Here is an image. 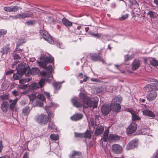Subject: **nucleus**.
<instances>
[{
	"instance_id": "obj_1",
	"label": "nucleus",
	"mask_w": 158,
	"mask_h": 158,
	"mask_svg": "<svg viewBox=\"0 0 158 158\" xmlns=\"http://www.w3.org/2000/svg\"><path fill=\"white\" fill-rule=\"evenodd\" d=\"M80 98L83 101V105L80 102L79 100L77 98H74L71 100V102L75 106L78 107L83 106L84 108H87L88 107H93L95 108L97 107L98 101L93 98L90 99L85 94L82 93H80L79 95Z\"/></svg>"
},
{
	"instance_id": "obj_2",
	"label": "nucleus",
	"mask_w": 158,
	"mask_h": 158,
	"mask_svg": "<svg viewBox=\"0 0 158 158\" xmlns=\"http://www.w3.org/2000/svg\"><path fill=\"white\" fill-rule=\"evenodd\" d=\"M54 59L52 57H44L41 59V61L38 62L39 65L44 69H45L50 73L52 72L53 70L52 67V65L47 66L48 63H53L54 64Z\"/></svg>"
},
{
	"instance_id": "obj_3",
	"label": "nucleus",
	"mask_w": 158,
	"mask_h": 158,
	"mask_svg": "<svg viewBox=\"0 0 158 158\" xmlns=\"http://www.w3.org/2000/svg\"><path fill=\"white\" fill-rule=\"evenodd\" d=\"M42 74L44 78L41 79L39 82V84L37 83L31 84L30 86L31 89H35L38 88L42 87L44 85L45 80H47L48 78L50 77V73L43 72L42 73Z\"/></svg>"
},
{
	"instance_id": "obj_4",
	"label": "nucleus",
	"mask_w": 158,
	"mask_h": 158,
	"mask_svg": "<svg viewBox=\"0 0 158 158\" xmlns=\"http://www.w3.org/2000/svg\"><path fill=\"white\" fill-rule=\"evenodd\" d=\"M151 81L155 82L156 83H152L146 85L144 88V89L147 92L158 90V80L156 79H152Z\"/></svg>"
},
{
	"instance_id": "obj_5",
	"label": "nucleus",
	"mask_w": 158,
	"mask_h": 158,
	"mask_svg": "<svg viewBox=\"0 0 158 158\" xmlns=\"http://www.w3.org/2000/svg\"><path fill=\"white\" fill-rule=\"evenodd\" d=\"M22 64H19L16 67L17 70L16 73H15L13 75V77L15 80H19L21 78L23 75L24 74L26 69L22 70Z\"/></svg>"
},
{
	"instance_id": "obj_6",
	"label": "nucleus",
	"mask_w": 158,
	"mask_h": 158,
	"mask_svg": "<svg viewBox=\"0 0 158 158\" xmlns=\"http://www.w3.org/2000/svg\"><path fill=\"white\" fill-rule=\"evenodd\" d=\"M40 35L44 39L49 43L53 44L54 42L48 32L44 30H40Z\"/></svg>"
},
{
	"instance_id": "obj_7",
	"label": "nucleus",
	"mask_w": 158,
	"mask_h": 158,
	"mask_svg": "<svg viewBox=\"0 0 158 158\" xmlns=\"http://www.w3.org/2000/svg\"><path fill=\"white\" fill-rule=\"evenodd\" d=\"M37 120L41 124H46L48 123L49 118L47 115L44 114H42L38 116L37 118Z\"/></svg>"
},
{
	"instance_id": "obj_8",
	"label": "nucleus",
	"mask_w": 158,
	"mask_h": 158,
	"mask_svg": "<svg viewBox=\"0 0 158 158\" xmlns=\"http://www.w3.org/2000/svg\"><path fill=\"white\" fill-rule=\"evenodd\" d=\"M89 56L93 61H99L103 63H104L105 62L103 58L97 53H91L89 54Z\"/></svg>"
},
{
	"instance_id": "obj_9",
	"label": "nucleus",
	"mask_w": 158,
	"mask_h": 158,
	"mask_svg": "<svg viewBox=\"0 0 158 158\" xmlns=\"http://www.w3.org/2000/svg\"><path fill=\"white\" fill-rule=\"evenodd\" d=\"M137 124L134 122L132 123L127 128L126 132L127 134H131L135 131L137 128Z\"/></svg>"
},
{
	"instance_id": "obj_10",
	"label": "nucleus",
	"mask_w": 158,
	"mask_h": 158,
	"mask_svg": "<svg viewBox=\"0 0 158 158\" xmlns=\"http://www.w3.org/2000/svg\"><path fill=\"white\" fill-rule=\"evenodd\" d=\"M138 144V140L134 139L130 141L127 146V149L129 150L137 147Z\"/></svg>"
},
{
	"instance_id": "obj_11",
	"label": "nucleus",
	"mask_w": 158,
	"mask_h": 158,
	"mask_svg": "<svg viewBox=\"0 0 158 158\" xmlns=\"http://www.w3.org/2000/svg\"><path fill=\"white\" fill-rule=\"evenodd\" d=\"M112 152L116 154H120L122 152V147L119 145L115 144L112 147Z\"/></svg>"
},
{
	"instance_id": "obj_12",
	"label": "nucleus",
	"mask_w": 158,
	"mask_h": 158,
	"mask_svg": "<svg viewBox=\"0 0 158 158\" xmlns=\"http://www.w3.org/2000/svg\"><path fill=\"white\" fill-rule=\"evenodd\" d=\"M70 158H82V154L81 152L79 151H76L73 150L70 154Z\"/></svg>"
},
{
	"instance_id": "obj_13",
	"label": "nucleus",
	"mask_w": 158,
	"mask_h": 158,
	"mask_svg": "<svg viewBox=\"0 0 158 158\" xmlns=\"http://www.w3.org/2000/svg\"><path fill=\"white\" fill-rule=\"evenodd\" d=\"M111 109L109 105H103L102 107L101 111L104 115H107L110 112Z\"/></svg>"
},
{
	"instance_id": "obj_14",
	"label": "nucleus",
	"mask_w": 158,
	"mask_h": 158,
	"mask_svg": "<svg viewBox=\"0 0 158 158\" xmlns=\"http://www.w3.org/2000/svg\"><path fill=\"white\" fill-rule=\"evenodd\" d=\"M120 139V137L118 135L115 134H110L108 137V140L109 142L118 141Z\"/></svg>"
},
{
	"instance_id": "obj_15",
	"label": "nucleus",
	"mask_w": 158,
	"mask_h": 158,
	"mask_svg": "<svg viewBox=\"0 0 158 158\" xmlns=\"http://www.w3.org/2000/svg\"><path fill=\"white\" fill-rule=\"evenodd\" d=\"M142 112L143 115L146 116H149L152 118L155 117V114L152 111L148 109L143 110Z\"/></svg>"
},
{
	"instance_id": "obj_16",
	"label": "nucleus",
	"mask_w": 158,
	"mask_h": 158,
	"mask_svg": "<svg viewBox=\"0 0 158 158\" xmlns=\"http://www.w3.org/2000/svg\"><path fill=\"white\" fill-rule=\"evenodd\" d=\"M104 127L102 126H99L96 128L95 131V134L96 135H98L101 134L103 132Z\"/></svg>"
},
{
	"instance_id": "obj_17",
	"label": "nucleus",
	"mask_w": 158,
	"mask_h": 158,
	"mask_svg": "<svg viewBox=\"0 0 158 158\" xmlns=\"http://www.w3.org/2000/svg\"><path fill=\"white\" fill-rule=\"evenodd\" d=\"M110 107L113 111L116 112H118L121 109V106L120 104L117 103H111Z\"/></svg>"
},
{
	"instance_id": "obj_18",
	"label": "nucleus",
	"mask_w": 158,
	"mask_h": 158,
	"mask_svg": "<svg viewBox=\"0 0 158 158\" xmlns=\"http://www.w3.org/2000/svg\"><path fill=\"white\" fill-rule=\"evenodd\" d=\"M157 94L155 91H152L147 96V99L149 101H152L156 98Z\"/></svg>"
},
{
	"instance_id": "obj_19",
	"label": "nucleus",
	"mask_w": 158,
	"mask_h": 158,
	"mask_svg": "<svg viewBox=\"0 0 158 158\" xmlns=\"http://www.w3.org/2000/svg\"><path fill=\"white\" fill-rule=\"evenodd\" d=\"M83 117V115L81 114H74L71 117L73 121H76L81 119Z\"/></svg>"
},
{
	"instance_id": "obj_20",
	"label": "nucleus",
	"mask_w": 158,
	"mask_h": 158,
	"mask_svg": "<svg viewBox=\"0 0 158 158\" xmlns=\"http://www.w3.org/2000/svg\"><path fill=\"white\" fill-rule=\"evenodd\" d=\"M8 106V103L7 102L4 101L2 102L1 108L3 112L6 113L7 112Z\"/></svg>"
},
{
	"instance_id": "obj_21",
	"label": "nucleus",
	"mask_w": 158,
	"mask_h": 158,
	"mask_svg": "<svg viewBox=\"0 0 158 158\" xmlns=\"http://www.w3.org/2000/svg\"><path fill=\"white\" fill-rule=\"evenodd\" d=\"M62 22L63 24L66 27H70L72 25V23L65 18L62 19Z\"/></svg>"
},
{
	"instance_id": "obj_22",
	"label": "nucleus",
	"mask_w": 158,
	"mask_h": 158,
	"mask_svg": "<svg viewBox=\"0 0 158 158\" xmlns=\"http://www.w3.org/2000/svg\"><path fill=\"white\" fill-rule=\"evenodd\" d=\"M140 66L139 61L138 60H135L133 63L132 68L133 69L135 70L137 69Z\"/></svg>"
},
{
	"instance_id": "obj_23",
	"label": "nucleus",
	"mask_w": 158,
	"mask_h": 158,
	"mask_svg": "<svg viewBox=\"0 0 158 158\" xmlns=\"http://www.w3.org/2000/svg\"><path fill=\"white\" fill-rule=\"evenodd\" d=\"M17 100L18 98H17L16 99L13 100H10L9 101V102L10 103V108L12 111L14 110L15 106L17 103Z\"/></svg>"
},
{
	"instance_id": "obj_24",
	"label": "nucleus",
	"mask_w": 158,
	"mask_h": 158,
	"mask_svg": "<svg viewBox=\"0 0 158 158\" xmlns=\"http://www.w3.org/2000/svg\"><path fill=\"white\" fill-rule=\"evenodd\" d=\"M31 110V109L29 106L24 108L22 110V113L24 115H28Z\"/></svg>"
},
{
	"instance_id": "obj_25",
	"label": "nucleus",
	"mask_w": 158,
	"mask_h": 158,
	"mask_svg": "<svg viewBox=\"0 0 158 158\" xmlns=\"http://www.w3.org/2000/svg\"><path fill=\"white\" fill-rule=\"evenodd\" d=\"M20 14L21 19H24L27 18H31L33 17V15L32 14H30L29 13H27L26 12H24L21 13Z\"/></svg>"
},
{
	"instance_id": "obj_26",
	"label": "nucleus",
	"mask_w": 158,
	"mask_h": 158,
	"mask_svg": "<svg viewBox=\"0 0 158 158\" xmlns=\"http://www.w3.org/2000/svg\"><path fill=\"white\" fill-rule=\"evenodd\" d=\"M122 98H121L118 96V97H115L113 98L112 100L111 103H118L119 104L121 102Z\"/></svg>"
},
{
	"instance_id": "obj_27",
	"label": "nucleus",
	"mask_w": 158,
	"mask_h": 158,
	"mask_svg": "<svg viewBox=\"0 0 158 158\" xmlns=\"http://www.w3.org/2000/svg\"><path fill=\"white\" fill-rule=\"evenodd\" d=\"M147 14L149 16L150 18L152 19H156V15H157L154 12L151 10H149Z\"/></svg>"
},
{
	"instance_id": "obj_28",
	"label": "nucleus",
	"mask_w": 158,
	"mask_h": 158,
	"mask_svg": "<svg viewBox=\"0 0 158 158\" xmlns=\"http://www.w3.org/2000/svg\"><path fill=\"white\" fill-rule=\"evenodd\" d=\"M22 70L23 69H26V70L25 71L24 74H25L26 77H29L31 75V69L27 68V67H24L23 65H22Z\"/></svg>"
},
{
	"instance_id": "obj_29",
	"label": "nucleus",
	"mask_w": 158,
	"mask_h": 158,
	"mask_svg": "<svg viewBox=\"0 0 158 158\" xmlns=\"http://www.w3.org/2000/svg\"><path fill=\"white\" fill-rule=\"evenodd\" d=\"M56 129V127L54 122L50 120L48 126V129L50 130H54Z\"/></svg>"
},
{
	"instance_id": "obj_30",
	"label": "nucleus",
	"mask_w": 158,
	"mask_h": 158,
	"mask_svg": "<svg viewBox=\"0 0 158 158\" xmlns=\"http://www.w3.org/2000/svg\"><path fill=\"white\" fill-rule=\"evenodd\" d=\"M109 133V130L108 129L106 130L103 134V141L105 142H106L107 141L108 137V134Z\"/></svg>"
},
{
	"instance_id": "obj_31",
	"label": "nucleus",
	"mask_w": 158,
	"mask_h": 158,
	"mask_svg": "<svg viewBox=\"0 0 158 158\" xmlns=\"http://www.w3.org/2000/svg\"><path fill=\"white\" fill-rule=\"evenodd\" d=\"M83 138L85 137L90 139L91 136V134L90 131L87 130L85 132L83 133Z\"/></svg>"
},
{
	"instance_id": "obj_32",
	"label": "nucleus",
	"mask_w": 158,
	"mask_h": 158,
	"mask_svg": "<svg viewBox=\"0 0 158 158\" xmlns=\"http://www.w3.org/2000/svg\"><path fill=\"white\" fill-rule=\"evenodd\" d=\"M131 111V114L132 116V119L133 121L139 120L140 119V118L136 114L132 112L131 110H130Z\"/></svg>"
},
{
	"instance_id": "obj_33",
	"label": "nucleus",
	"mask_w": 158,
	"mask_h": 158,
	"mask_svg": "<svg viewBox=\"0 0 158 158\" xmlns=\"http://www.w3.org/2000/svg\"><path fill=\"white\" fill-rule=\"evenodd\" d=\"M31 70V75H36L38 74L39 72V70L38 68H32Z\"/></svg>"
},
{
	"instance_id": "obj_34",
	"label": "nucleus",
	"mask_w": 158,
	"mask_h": 158,
	"mask_svg": "<svg viewBox=\"0 0 158 158\" xmlns=\"http://www.w3.org/2000/svg\"><path fill=\"white\" fill-rule=\"evenodd\" d=\"M37 23V21L35 20H30L26 22V24L27 26H32L35 25Z\"/></svg>"
},
{
	"instance_id": "obj_35",
	"label": "nucleus",
	"mask_w": 158,
	"mask_h": 158,
	"mask_svg": "<svg viewBox=\"0 0 158 158\" xmlns=\"http://www.w3.org/2000/svg\"><path fill=\"white\" fill-rule=\"evenodd\" d=\"M150 62L151 65L154 66L156 67L158 66V61L154 59H150Z\"/></svg>"
},
{
	"instance_id": "obj_36",
	"label": "nucleus",
	"mask_w": 158,
	"mask_h": 158,
	"mask_svg": "<svg viewBox=\"0 0 158 158\" xmlns=\"http://www.w3.org/2000/svg\"><path fill=\"white\" fill-rule=\"evenodd\" d=\"M3 55L4 54H7L8 52L10 51V49L9 47L6 45L2 49Z\"/></svg>"
},
{
	"instance_id": "obj_37",
	"label": "nucleus",
	"mask_w": 158,
	"mask_h": 158,
	"mask_svg": "<svg viewBox=\"0 0 158 158\" xmlns=\"http://www.w3.org/2000/svg\"><path fill=\"white\" fill-rule=\"evenodd\" d=\"M134 55L132 54L131 56H129L128 55H126L125 56V61H129V60H131L132 58L134 57Z\"/></svg>"
},
{
	"instance_id": "obj_38",
	"label": "nucleus",
	"mask_w": 158,
	"mask_h": 158,
	"mask_svg": "<svg viewBox=\"0 0 158 158\" xmlns=\"http://www.w3.org/2000/svg\"><path fill=\"white\" fill-rule=\"evenodd\" d=\"M64 82L63 81L61 83L59 82H55L53 84L54 87L56 89H59L61 87V84Z\"/></svg>"
},
{
	"instance_id": "obj_39",
	"label": "nucleus",
	"mask_w": 158,
	"mask_h": 158,
	"mask_svg": "<svg viewBox=\"0 0 158 158\" xmlns=\"http://www.w3.org/2000/svg\"><path fill=\"white\" fill-rule=\"evenodd\" d=\"M150 130L148 128L143 129L142 131V132L143 135H148L149 134Z\"/></svg>"
},
{
	"instance_id": "obj_40",
	"label": "nucleus",
	"mask_w": 158,
	"mask_h": 158,
	"mask_svg": "<svg viewBox=\"0 0 158 158\" xmlns=\"http://www.w3.org/2000/svg\"><path fill=\"white\" fill-rule=\"evenodd\" d=\"M51 139L52 140H56L59 139V136L58 135L55 134H52L50 136Z\"/></svg>"
},
{
	"instance_id": "obj_41",
	"label": "nucleus",
	"mask_w": 158,
	"mask_h": 158,
	"mask_svg": "<svg viewBox=\"0 0 158 158\" xmlns=\"http://www.w3.org/2000/svg\"><path fill=\"white\" fill-rule=\"evenodd\" d=\"M10 7L11 12H15L19 10V7L16 6H11Z\"/></svg>"
},
{
	"instance_id": "obj_42",
	"label": "nucleus",
	"mask_w": 158,
	"mask_h": 158,
	"mask_svg": "<svg viewBox=\"0 0 158 158\" xmlns=\"http://www.w3.org/2000/svg\"><path fill=\"white\" fill-rule=\"evenodd\" d=\"M74 135L76 137L83 138L84 135L83 133H78L75 132Z\"/></svg>"
},
{
	"instance_id": "obj_43",
	"label": "nucleus",
	"mask_w": 158,
	"mask_h": 158,
	"mask_svg": "<svg viewBox=\"0 0 158 158\" xmlns=\"http://www.w3.org/2000/svg\"><path fill=\"white\" fill-rule=\"evenodd\" d=\"M37 97L39 99L43 101H45V98L44 96L41 94H39L37 96Z\"/></svg>"
},
{
	"instance_id": "obj_44",
	"label": "nucleus",
	"mask_w": 158,
	"mask_h": 158,
	"mask_svg": "<svg viewBox=\"0 0 158 158\" xmlns=\"http://www.w3.org/2000/svg\"><path fill=\"white\" fill-rule=\"evenodd\" d=\"M30 100H33L36 98V96L34 94H31L28 95Z\"/></svg>"
},
{
	"instance_id": "obj_45",
	"label": "nucleus",
	"mask_w": 158,
	"mask_h": 158,
	"mask_svg": "<svg viewBox=\"0 0 158 158\" xmlns=\"http://www.w3.org/2000/svg\"><path fill=\"white\" fill-rule=\"evenodd\" d=\"M7 32V31L5 29H0V38L2 35H5Z\"/></svg>"
},
{
	"instance_id": "obj_46",
	"label": "nucleus",
	"mask_w": 158,
	"mask_h": 158,
	"mask_svg": "<svg viewBox=\"0 0 158 158\" xmlns=\"http://www.w3.org/2000/svg\"><path fill=\"white\" fill-rule=\"evenodd\" d=\"M128 17V15L127 14H125L123 15L121 18H119V19L121 21L124 20Z\"/></svg>"
},
{
	"instance_id": "obj_47",
	"label": "nucleus",
	"mask_w": 158,
	"mask_h": 158,
	"mask_svg": "<svg viewBox=\"0 0 158 158\" xmlns=\"http://www.w3.org/2000/svg\"><path fill=\"white\" fill-rule=\"evenodd\" d=\"M3 9L4 10L7 12H11L10 6L4 7Z\"/></svg>"
},
{
	"instance_id": "obj_48",
	"label": "nucleus",
	"mask_w": 158,
	"mask_h": 158,
	"mask_svg": "<svg viewBox=\"0 0 158 158\" xmlns=\"http://www.w3.org/2000/svg\"><path fill=\"white\" fill-rule=\"evenodd\" d=\"M84 77L83 78V80H81L80 81V82L81 83H82L83 82H86L87 81V79L89 78L88 77L85 75H84Z\"/></svg>"
},
{
	"instance_id": "obj_49",
	"label": "nucleus",
	"mask_w": 158,
	"mask_h": 158,
	"mask_svg": "<svg viewBox=\"0 0 158 158\" xmlns=\"http://www.w3.org/2000/svg\"><path fill=\"white\" fill-rule=\"evenodd\" d=\"M12 18L15 19H21L20 14H18L17 15H13L12 16Z\"/></svg>"
},
{
	"instance_id": "obj_50",
	"label": "nucleus",
	"mask_w": 158,
	"mask_h": 158,
	"mask_svg": "<svg viewBox=\"0 0 158 158\" xmlns=\"http://www.w3.org/2000/svg\"><path fill=\"white\" fill-rule=\"evenodd\" d=\"M27 81V79H23L21 80H19V82L21 84H23L26 83Z\"/></svg>"
},
{
	"instance_id": "obj_51",
	"label": "nucleus",
	"mask_w": 158,
	"mask_h": 158,
	"mask_svg": "<svg viewBox=\"0 0 158 158\" xmlns=\"http://www.w3.org/2000/svg\"><path fill=\"white\" fill-rule=\"evenodd\" d=\"M13 57L15 60L21 59L20 56L16 54H15L14 55Z\"/></svg>"
},
{
	"instance_id": "obj_52",
	"label": "nucleus",
	"mask_w": 158,
	"mask_h": 158,
	"mask_svg": "<svg viewBox=\"0 0 158 158\" xmlns=\"http://www.w3.org/2000/svg\"><path fill=\"white\" fill-rule=\"evenodd\" d=\"M37 105L39 106L42 107L43 106V103L41 101H38V102Z\"/></svg>"
},
{
	"instance_id": "obj_53",
	"label": "nucleus",
	"mask_w": 158,
	"mask_h": 158,
	"mask_svg": "<svg viewBox=\"0 0 158 158\" xmlns=\"http://www.w3.org/2000/svg\"><path fill=\"white\" fill-rule=\"evenodd\" d=\"M14 73V71L12 70L8 71L6 72L7 75H10Z\"/></svg>"
},
{
	"instance_id": "obj_54",
	"label": "nucleus",
	"mask_w": 158,
	"mask_h": 158,
	"mask_svg": "<svg viewBox=\"0 0 158 158\" xmlns=\"http://www.w3.org/2000/svg\"><path fill=\"white\" fill-rule=\"evenodd\" d=\"M12 94L14 95L15 96H17L18 94V92L16 90H14L12 91Z\"/></svg>"
},
{
	"instance_id": "obj_55",
	"label": "nucleus",
	"mask_w": 158,
	"mask_h": 158,
	"mask_svg": "<svg viewBox=\"0 0 158 158\" xmlns=\"http://www.w3.org/2000/svg\"><path fill=\"white\" fill-rule=\"evenodd\" d=\"M48 116L50 118L54 116V114L52 112L49 111L48 113Z\"/></svg>"
},
{
	"instance_id": "obj_56",
	"label": "nucleus",
	"mask_w": 158,
	"mask_h": 158,
	"mask_svg": "<svg viewBox=\"0 0 158 158\" xmlns=\"http://www.w3.org/2000/svg\"><path fill=\"white\" fill-rule=\"evenodd\" d=\"M132 5H137V6H139L136 0H132Z\"/></svg>"
},
{
	"instance_id": "obj_57",
	"label": "nucleus",
	"mask_w": 158,
	"mask_h": 158,
	"mask_svg": "<svg viewBox=\"0 0 158 158\" xmlns=\"http://www.w3.org/2000/svg\"><path fill=\"white\" fill-rule=\"evenodd\" d=\"M83 74L82 73H80L79 75L78 78L80 79H82L84 77Z\"/></svg>"
},
{
	"instance_id": "obj_58",
	"label": "nucleus",
	"mask_w": 158,
	"mask_h": 158,
	"mask_svg": "<svg viewBox=\"0 0 158 158\" xmlns=\"http://www.w3.org/2000/svg\"><path fill=\"white\" fill-rule=\"evenodd\" d=\"M45 95L47 97L48 99L50 100V94L48 93L45 92Z\"/></svg>"
},
{
	"instance_id": "obj_59",
	"label": "nucleus",
	"mask_w": 158,
	"mask_h": 158,
	"mask_svg": "<svg viewBox=\"0 0 158 158\" xmlns=\"http://www.w3.org/2000/svg\"><path fill=\"white\" fill-rule=\"evenodd\" d=\"M7 96L6 95H3L1 96V98L2 100H3L6 99L7 98Z\"/></svg>"
},
{
	"instance_id": "obj_60",
	"label": "nucleus",
	"mask_w": 158,
	"mask_h": 158,
	"mask_svg": "<svg viewBox=\"0 0 158 158\" xmlns=\"http://www.w3.org/2000/svg\"><path fill=\"white\" fill-rule=\"evenodd\" d=\"M3 146L2 145V141L0 140V152H1Z\"/></svg>"
},
{
	"instance_id": "obj_61",
	"label": "nucleus",
	"mask_w": 158,
	"mask_h": 158,
	"mask_svg": "<svg viewBox=\"0 0 158 158\" xmlns=\"http://www.w3.org/2000/svg\"><path fill=\"white\" fill-rule=\"evenodd\" d=\"M23 158H29V154L27 152H26L24 155Z\"/></svg>"
},
{
	"instance_id": "obj_62",
	"label": "nucleus",
	"mask_w": 158,
	"mask_h": 158,
	"mask_svg": "<svg viewBox=\"0 0 158 158\" xmlns=\"http://www.w3.org/2000/svg\"><path fill=\"white\" fill-rule=\"evenodd\" d=\"M57 46L61 48H63V44L61 43H59L58 44H57Z\"/></svg>"
},
{
	"instance_id": "obj_63",
	"label": "nucleus",
	"mask_w": 158,
	"mask_h": 158,
	"mask_svg": "<svg viewBox=\"0 0 158 158\" xmlns=\"http://www.w3.org/2000/svg\"><path fill=\"white\" fill-rule=\"evenodd\" d=\"M0 158H10V157L6 155L0 157Z\"/></svg>"
},
{
	"instance_id": "obj_64",
	"label": "nucleus",
	"mask_w": 158,
	"mask_h": 158,
	"mask_svg": "<svg viewBox=\"0 0 158 158\" xmlns=\"http://www.w3.org/2000/svg\"><path fill=\"white\" fill-rule=\"evenodd\" d=\"M154 2L158 6V0H154Z\"/></svg>"
}]
</instances>
